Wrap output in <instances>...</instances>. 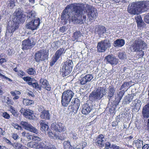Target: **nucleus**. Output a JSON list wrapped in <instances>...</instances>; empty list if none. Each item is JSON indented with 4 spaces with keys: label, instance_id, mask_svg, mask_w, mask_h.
<instances>
[{
    "label": "nucleus",
    "instance_id": "obj_49",
    "mask_svg": "<svg viewBox=\"0 0 149 149\" xmlns=\"http://www.w3.org/2000/svg\"><path fill=\"white\" fill-rule=\"evenodd\" d=\"M63 148L65 149H69L72 146L70 142L69 141H64L63 143Z\"/></svg>",
    "mask_w": 149,
    "mask_h": 149
},
{
    "label": "nucleus",
    "instance_id": "obj_36",
    "mask_svg": "<svg viewBox=\"0 0 149 149\" xmlns=\"http://www.w3.org/2000/svg\"><path fill=\"white\" fill-rule=\"evenodd\" d=\"M142 10L144 9L147 10L149 7V1H139Z\"/></svg>",
    "mask_w": 149,
    "mask_h": 149
},
{
    "label": "nucleus",
    "instance_id": "obj_34",
    "mask_svg": "<svg viewBox=\"0 0 149 149\" xmlns=\"http://www.w3.org/2000/svg\"><path fill=\"white\" fill-rule=\"evenodd\" d=\"M48 136L51 139H54L61 140V137L55 133H53L51 131H49L48 133Z\"/></svg>",
    "mask_w": 149,
    "mask_h": 149
},
{
    "label": "nucleus",
    "instance_id": "obj_62",
    "mask_svg": "<svg viewBox=\"0 0 149 149\" xmlns=\"http://www.w3.org/2000/svg\"><path fill=\"white\" fill-rule=\"evenodd\" d=\"M3 139L7 143L10 145L12 144V143L10 141L9 139H7L6 138L3 137Z\"/></svg>",
    "mask_w": 149,
    "mask_h": 149
},
{
    "label": "nucleus",
    "instance_id": "obj_46",
    "mask_svg": "<svg viewBox=\"0 0 149 149\" xmlns=\"http://www.w3.org/2000/svg\"><path fill=\"white\" fill-rule=\"evenodd\" d=\"M7 4L8 6L10 9L13 8L15 5L14 0H9Z\"/></svg>",
    "mask_w": 149,
    "mask_h": 149
},
{
    "label": "nucleus",
    "instance_id": "obj_32",
    "mask_svg": "<svg viewBox=\"0 0 149 149\" xmlns=\"http://www.w3.org/2000/svg\"><path fill=\"white\" fill-rule=\"evenodd\" d=\"M41 118L44 119L46 120H49L50 118V115L49 113V111L44 110L41 112L40 115Z\"/></svg>",
    "mask_w": 149,
    "mask_h": 149
},
{
    "label": "nucleus",
    "instance_id": "obj_2",
    "mask_svg": "<svg viewBox=\"0 0 149 149\" xmlns=\"http://www.w3.org/2000/svg\"><path fill=\"white\" fill-rule=\"evenodd\" d=\"M23 11L20 8L16 9L13 13L14 17L13 21L9 22L7 26V31L12 33L19 27V24L20 23L24 22L25 20V15H24Z\"/></svg>",
    "mask_w": 149,
    "mask_h": 149
},
{
    "label": "nucleus",
    "instance_id": "obj_61",
    "mask_svg": "<svg viewBox=\"0 0 149 149\" xmlns=\"http://www.w3.org/2000/svg\"><path fill=\"white\" fill-rule=\"evenodd\" d=\"M65 26H63L60 27L59 31L63 33L65 31Z\"/></svg>",
    "mask_w": 149,
    "mask_h": 149
},
{
    "label": "nucleus",
    "instance_id": "obj_28",
    "mask_svg": "<svg viewBox=\"0 0 149 149\" xmlns=\"http://www.w3.org/2000/svg\"><path fill=\"white\" fill-rule=\"evenodd\" d=\"M96 31L99 34H102L106 32L107 30L105 27L102 25H98L96 27Z\"/></svg>",
    "mask_w": 149,
    "mask_h": 149
},
{
    "label": "nucleus",
    "instance_id": "obj_18",
    "mask_svg": "<svg viewBox=\"0 0 149 149\" xmlns=\"http://www.w3.org/2000/svg\"><path fill=\"white\" fill-rule=\"evenodd\" d=\"M19 112L26 118L30 120L33 118V111L29 109H24L22 108L20 109Z\"/></svg>",
    "mask_w": 149,
    "mask_h": 149
},
{
    "label": "nucleus",
    "instance_id": "obj_16",
    "mask_svg": "<svg viewBox=\"0 0 149 149\" xmlns=\"http://www.w3.org/2000/svg\"><path fill=\"white\" fill-rule=\"evenodd\" d=\"M20 125L25 129L29 131L37 134L38 131L36 128L33 127L31 125L29 124L28 123L23 121H22L20 123Z\"/></svg>",
    "mask_w": 149,
    "mask_h": 149
},
{
    "label": "nucleus",
    "instance_id": "obj_63",
    "mask_svg": "<svg viewBox=\"0 0 149 149\" xmlns=\"http://www.w3.org/2000/svg\"><path fill=\"white\" fill-rule=\"evenodd\" d=\"M118 124V122L117 121H114L112 123V127H116Z\"/></svg>",
    "mask_w": 149,
    "mask_h": 149
},
{
    "label": "nucleus",
    "instance_id": "obj_30",
    "mask_svg": "<svg viewBox=\"0 0 149 149\" xmlns=\"http://www.w3.org/2000/svg\"><path fill=\"white\" fill-rule=\"evenodd\" d=\"M125 44V40L123 39H118L115 40L113 43L115 47H120L123 46Z\"/></svg>",
    "mask_w": 149,
    "mask_h": 149
},
{
    "label": "nucleus",
    "instance_id": "obj_6",
    "mask_svg": "<svg viewBox=\"0 0 149 149\" xmlns=\"http://www.w3.org/2000/svg\"><path fill=\"white\" fill-rule=\"evenodd\" d=\"M127 11L132 15H138L142 11L139 2H134L129 4L127 8Z\"/></svg>",
    "mask_w": 149,
    "mask_h": 149
},
{
    "label": "nucleus",
    "instance_id": "obj_23",
    "mask_svg": "<svg viewBox=\"0 0 149 149\" xmlns=\"http://www.w3.org/2000/svg\"><path fill=\"white\" fill-rule=\"evenodd\" d=\"M40 83L42 87L47 91H49L51 89V88L49 83L47 79L44 78H41L40 80Z\"/></svg>",
    "mask_w": 149,
    "mask_h": 149
},
{
    "label": "nucleus",
    "instance_id": "obj_22",
    "mask_svg": "<svg viewBox=\"0 0 149 149\" xmlns=\"http://www.w3.org/2000/svg\"><path fill=\"white\" fill-rule=\"evenodd\" d=\"M104 135L103 134H100L96 138L95 142L96 145L101 147L104 146L105 144L104 140Z\"/></svg>",
    "mask_w": 149,
    "mask_h": 149
},
{
    "label": "nucleus",
    "instance_id": "obj_14",
    "mask_svg": "<svg viewBox=\"0 0 149 149\" xmlns=\"http://www.w3.org/2000/svg\"><path fill=\"white\" fill-rule=\"evenodd\" d=\"M36 42H31L29 38L25 39L22 42V49L23 51L31 49L35 45Z\"/></svg>",
    "mask_w": 149,
    "mask_h": 149
},
{
    "label": "nucleus",
    "instance_id": "obj_21",
    "mask_svg": "<svg viewBox=\"0 0 149 149\" xmlns=\"http://www.w3.org/2000/svg\"><path fill=\"white\" fill-rule=\"evenodd\" d=\"M105 60L107 63H109L111 65H116L118 63V59L113 54H109L106 56L105 58Z\"/></svg>",
    "mask_w": 149,
    "mask_h": 149
},
{
    "label": "nucleus",
    "instance_id": "obj_41",
    "mask_svg": "<svg viewBox=\"0 0 149 149\" xmlns=\"http://www.w3.org/2000/svg\"><path fill=\"white\" fill-rule=\"evenodd\" d=\"M81 33L79 31H76L73 33V38L74 40H78L79 38L81 37Z\"/></svg>",
    "mask_w": 149,
    "mask_h": 149
},
{
    "label": "nucleus",
    "instance_id": "obj_12",
    "mask_svg": "<svg viewBox=\"0 0 149 149\" xmlns=\"http://www.w3.org/2000/svg\"><path fill=\"white\" fill-rule=\"evenodd\" d=\"M65 52L66 50L65 48L63 47L57 50L52 58V60L50 62L49 65L51 66H53L60 57L63 55Z\"/></svg>",
    "mask_w": 149,
    "mask_h": 149
},
{
    "label": "nucleus",
    "instance_id": "obj_48",
    "mask_svg": "<svg viewBox=\"0 0 149 149\" xmlns=\"http://www.w3.org/2000/svg\"><path fill=\"white\" fill-rule=\"evenodd\" d=\"M26 72L29 75H33L36 74V71L33 68H31L27 70Z\"/></svg>",
    "mask_w": 149,
    "mask_h": 149
},
{
    "label": "nucleus",
    "instance_id": "obj_44",
    "mask_svg": "<svg viewBox=\"0 0 149 149\" xmlns=\"http://www.w3.org/2000/svg\"><path fill=\"white\" fill-rule=\"evenodd\" d=\"M130 95L128 96H126L125 101L126 104L129 103L132 101L134 97V95Z\"/></svg>",
    "mask_w": 149,
    "mask_h": 149
},
{
    "label": "nucleus",
    "instance_id": "obj_52",
    "mask_svg": "<svg viewBox=\"0 0 149 149\" xmlns=\"http://www.w3.org/2000/svg\"><path fill=\"white\" fill-rule=\"evenodd\" d=\"M2 116L5 118L9 119L10 118L9 114L7 112H5L3 113Z\"/></svg>",
    "mask_w": 149,
    "mask_h": 149
},
{
    "label": "nucleus",
    "instance_id": "obj_11",
    "mask_svg": "<svg viewBox=\"0 0 149 149\" xmlns=\"http://www.w3.org/2000/svg\"><path fill=\"white\" fill-rule=\"evenodd\" d=\"M72 61L70 59L64 62L61 71V74L63 77L69 75L71 73L72 68Z\"/></svg>",
    "mask_w": 149,
    "mask_h": 149
},
{
    "label": "nucleus",
    "instance_id": "obj_53",
    "mask_svg": "<svg viewBox=\"0 0 149 149\" xmlns=\"http://www.w3.org/2000/svg\"><path fill=\"white\" fill-rule=\"evenodd\" d=\"M144 20L146 23L149 24V13L145 16Z\"/></svg>",
    "mask_w": 149,
    "mask_h": 149
},
{
    "label": "nucleus",
    "instance_id": "obj_58",
    "mask_svg": "<svg viewBox=\"0 0 149 149\" xmlns=\"http://www.w3.org/2000/svg\"><path fill=\"white\" fill-rule=\"evenodd\" d=\"M0 76L3 77L4 79H6V80H8L10 82H11L12 81V80L11 79L5 76L1 73H0Z\"/></svg>",
    "mask_w": 149,
    "mask_h": 149
},
{
    "label": "nucleus",
    "instance_id": "obj_26",
    "mask_svg": "<svg viewBox=\"0 0 149 149\" xmlns=\"http://www.w3.org/2000/svg\"><path fill=\"white\" fill-rule=\"evenodd\" d=\"M8 111L12 114L14 117H18L20 116V114L17 110L12 106H10L8 107Z\"/></svg>",
    "mask_w": 149,
    "mask_h": 149
},
{
    "label": "nucleus",
    "instance_id": "obj_47",
    "mask_svg": "<svg viewBox=\"0 0 149 149\" xmlns=\"http://www.w3.org/2000/svg\"><path fill=\"white\" fill-rule=\"evenodd\" d=\"M6 103L9 106L13 105L14 104V102L13 100L9 97H7L6 99Z\"/></svg>",
    "mask_w": 149,
    "mask_h": 149
},
{
    "label": "nucleus",
    "instance_id": "obj_39",
    "mask_svg": "<svg viewBox=\"0 0 149 149\" xmlns=\"http://www.w3.org/2000/svg\"><path fill=\"white\" fill-rule=\"evenodd\" d=\"M143 141L141 139H138L135 140L134 143L135 146L137 148H140L142 147L143 145Z\"/></svg>",
    "mask_w": 149,
    "mask_h": 149
},
{
    "label": "nucleus",
    "instance_id": "obj_54",
    "mask_svg": "<svg viewBox=\"0 0 149 149\" xmlns=\"http://www.w3.org/2000/svg\"><path fill=\"white\" fill-rule=\"evenodd\" d=\"M125 56V54L123 52H119L118 53V57L121 59H123L124 58Z\"/></svg>",
    "mask_w": 149,
    "mask_h": 149
},
{
    "label": "nucleus",
    "instance_id": "obj_50",
    "mask_svg": "<svg viewBox=\"0 0 149 149\" xmlns=\"http://www.w3.org/2000/svg\"><path fill=\"white\" fill-rule=\"evenodd\" d=\"M70 136L74 140H76L78 138L77 136V134L75 132H71L70 133Z\"/></svg>",
    "mask_w": 149,
    "mask_h": 149
},
{
    "label": "nucleus",
    "instance_id": "obj_31",
    "mask_svg": "<svg viewBox=\"0 0 149 149\" xmlns=\"http://www.w3.org/2000/svg\"><path fill=\"white\" fill-rule=\"evenodd\" d=\"M115 91V88L113 85H111L109 86L108 88V96L109 100L111 99V98L113 95Z\"/></svg>",
    "mask_w": 149,
    "mask_h": 149
},
{
    "label": "nucleus",
    "instance_id": "obj_7",
    "mask_svg": "<svg viewBox=\"0 0 149 149\" xmlns=\"http://www.w3.org/2000/svg\"><path fill=\"white\" fill-rule=\"evenodd\" d=\"M106 89L104 87H99L95 90L92 91L90 96L94 100H100L104 95L106 94Z\"/></svg>",
    "mask_w": 149,
    "mask_h": 149
},
{
    "label": "nucleus",
    "instance_id": "obj_4",
    "mask_svg": "<svg viewBox=\"0 0 149 149\" xmlns=\"http://www.w3.org/2000/svg\"><path fill=\"white\" fill-rule=\"evenodd\" d=\"M74 93L70 90H67L63 92L61 96V103L64 107H66L69 104L73 96Z\"/></svg>",
    "mask_w": 149,
    "mask_h": 149
},
{
    "label": "nucleus",
    "instance_id": "obj_59",
    "mask_svg": "<svg viewBox=\"0 0 149 149\" xmlns=\"http://www.w3.org/2000/svg\"><path fill=\"white\" fill-rule=\"evenodd\" d=\"M111 145L110 143L109 142H107L105 144V149H109V148H111ZM104 149H105V148Z\"/></svg>",
    "mask_w": 149,
    "mask_h": 149
},
{
    "label": "nucleus",
    "instance_id": "obj_37",
    "mask_svg": "<svg viewBox=\"0 0 149 149\" xmlns=\"http://www.w3.org/2000/svg\"><path fill=\"white\" fill-rule=\"evenodd\" d=\"M125 93L123 90L120 91L118 93L117 97L116 98L115 101H116L117 104H118L124 95Z\"/></svg>",
    "mask_w": 149,
    "mask_h": 149
},
{
    "label": "nucleus",
    "instance_id": "obj_40",
    "mask_svg": "<svg viewBox=\"0 0 149 149\" xmlns=\"http://www.w3.org/2000/svg\"><path fill=\"white\" fill-rule=\"evenodd\" d=\"M132 83V81L129 82H125L121 85L120 89V90H122L124 88L127 87H130L131 86L130 84Z\"/></svg>",
    "mask_w": 149,
    "mask_h": 149
},
{
    "label": "nucleus",
    "instance_id": "obj_64",
    "mask_svg": "<svg viewBox=\"0 0 149 149\" xmlns=\"http://www.w3.org/2000/svg\"><path fill=\"white\" fill-rule=\"evenodd\" d=\"M149 147V144H146L142 147V149H148Z\"/></svg>",
    "mask_w": 149,
    "mask_h": 149
},
{
    "label": "nucleus",
    "instance_id": "obj_24",
    "mask_svg": "<svg viewBox=\"0 0 149 149\" xmlns=\"http://www.w3.org/2000/svg\"><path fill=\"white\" fill-rule=\"evenodd\" d=\"M82 107L81 112L84 115H86L89 113L92 109L91 105H90L87 103L84 104Z\"/></svg>",
    "mask_w": 149,
    "mask_h": 149
},
{
    "label": "nucleus",
    "instance_id": "obj_9",
    "mask_svg": "<svg viewBox=\"0 0 149 149\" xmlns=\"http://www.w3.org/2000/svg\"><path fill=\"white\" fill-rule=\"evenodd\" d=\"M49 52L46 49H40L35 52L34 55L35 61L37 62L44 61L48 58Z\"/></svg>",
    "mask_w": 149,
    "mask_h": 149
},
{
    "label": "nucleus",
    "instance_id": "obj_17",
    "mask_svg": "<svg viewBox=\"0 0 149 149\" xmlns=\"http://www.w3.org/2000/svg\"><path fill=\"white\" fill-rule=\"evenodd\" d=\"M110 44L108 42H105L104 41L99 42L97 47V51L100 52H105L107 48L110 46Z\"/></svg>",
    "mask_w": 149,
    "mask_h": 149
},
{
    "label": "nucleus",
    "instance_id": "obj_19",
    "mask_svg": "<svg viewBox=\"0 0 149 149\" xmlns=\"http://www.w3.org/2000/svg\"><path fill=\"white\" fill-rule=\"evenodd\" d=\"M93 77L91 74L86 75L84 77L81 78L77 82L75 83V84L80 86L85 84L87 82L90 81L93 79Z\"/></svg>",
    "mask_w": 149,
    "mask_h": 149
},
{
    "label": "nucleus",
    "instance_id": "obj_1",
    "mask_svg": "<svg viewBox=\"0 0 149 149\" xmlns=\"http://www.w3.org/2000/svg\"><path fill=\"white\" fill-rule=\"evenodd\" d=\"M85 5L84 4L74 3L68 5L63 10L61 18L65 22L68 20L69 22L83 24L86 19V15L83 14Z\"/></svg>",
    "mask_w": 149,
    "mask_h": 149
},
{
    "label": "nucleus",
    "instance_id": "obj_33",
    "mask_svg": "<svg viewBox=\"0 0 149 149\" xmlns=\"http://www.w3.org/2000/svg\"><path fill=\"white\" fill-rule=\"evenodd\" d=\"M87 146V143L85 141H82L77 145L75 147L71 146L69 149H83Z\"/></svg>",
    "mask_w": 149,
    "mask_h": 149
},
{
    "label": "nucleus",
    "instance_id": "obj_20",
    "mask_svg": "<svg viewBox=\"0 0 149 149\" xmlns=\"http://www.w3.org/2000/svg\"><path fill=\"white\" fill-rule=\"evenodd\" d=\"M72 103L71 108L72 111V112L76 113H77L80 106V100L77 98H75L72 100Z\"/></svg>",
    "mask_w": 149,
    "mask_h": 149
},
{
    "label": "nucleus",
    "instance_id": "obj_8",
    "mask_svg": "<svg viewBox=\"0 0 149 149\" xmlns=\"http://www.w3.org/2000/svg\"><path fill=\"white\" fill-rule=\"evenodd\" d=\"M35 14L31 13L29 16L31 19V21L26 24V26L28 29L32 30H36L40 24V20L39 18L35 19Z\"/></svg>",
    "mask_w": 149,
    "mask_h": 149
},
{
    "label": "nucleus",
    "instance_id": "obj_43",
    "mask_svg": "<svg viewBox=\"0 0 149 149\" xmlns=\"http://www.w3.org/2000/svg\"><path fill=\"white\" fill-rule=\"evenodd\" d=\"M7 61L6 56L5 54H1L0 55V64H2Z\"/></svg>",
    "mask_w": 149,
    "mask_h": 149
},
{
    "label": "nucleus",
    "instance_id": "obj_25",
    "mask_svg": "<svg viewBox=\"0 0 149 149\" xmlns=\"http://www.w3.org/2000/svg\"><path fill=\"white\" fill-rule=\"evenodd\" d=\"M142 113L144 118H147L149 117V103L143 107Z\"/></svg>",
    "mask_w": 149,
    "mask_h": 149
},
{
    "label": "nucleus",
    "instance_id": "obj_57",
    "mask_svg": "<svg viewBox=\"0 0 149 149\" xmlns=\"http://www.w3.org/2000/svg\"><path fill=\"white\" fill-rule=\"evenodd\" d=\"M60 42L59 41H56L54 42V47L56 48H58L60 47Z\"/></svg>",
    "mask_w": 149,
    "mask_h": 149
},
{
    "label": "nucleus",
    "instance_id": "obj_15",
    "mask_svg": "<svg viewBox=\"0 0 149 149\" xmlns=\"http://www.w3.org/2000/svg\"><path fill=\"white\" fill-rule=\"evenodd\" d=\"M51 128L52 130L60 133L64 132L66 130V127L64 124L60 122L52 123L51 125Z\"/></svg>",
    "mask_w": 149,
    "mask_h": 149
},
{
    "label": "nucleus",
    "instance_id": "obj_60",
    "mask_svg": "<svg viewBox=\"0 0 149 149\" xmlns=\"http://www.w3.org/2000/svg\"><path fill=\"white\" fill-rule=\"evenodd\" d=\"M12 137L14 140H17L19 136L16 133H13Z\"/></svg>",
    "mask_w": 149,
    "mask_h": 149
},
{
    "label": "nucleus",
    "instance_id": "obj_5",
    "mask_svg": "<svg viewBox=\"0 0 149 149\" xmlns=\"http://www.w3.org/2000/svg\"><path fill=\"white\" fill-rule=\"evenodd\" d=\"M147 44L140 38H138L135 40L132 44L131 50L132 51L138 52L141 49H145L146 48Z\"/></svg>",
    "mask_w": 149,
    "mask_h": 149
},
{
    "label": "nucleus",
    "instance_id": "obj_51",
    "mask_svg": "<svg viewBox=\"0 0 149 149\" xmlns=\"http://www.w3.org/2000/svg\"><path fill=\"white\" fill-rule=\"evenodd\" d=\"M139 52L138 53V57L139 58H143V56L144 55V52L142 50H139L138 51Z\"/></svg>",
    "mask_w": 149,
    "mask_h": 149
},
{
    "label": "nucleus",
    "instance_id": "obj_3",
    "mask_svg": "<svg viewBox=\"0 0 149 149\" xmlns=\"http://www.w3.org/2000/svg\"><path fill=\"white\" fill-rule=\"evenodd\" d=\"M32 140L35 141L28 142L27 144L28 147L38 149H56L54 146L52 145H45L44 142H46L45 141L41 142V139L38 136H32Z\"/></svg>",
    "mask_w": 149,
    "mask_h": 149
},
{
    "label": "nucleus",
    "instance_id": "obj_13",
    "mask_svg": "<svg viewBox=\"0 0 149 149\" xmlns=\"http://www.w3.org/2000/svg\"><path fill=\"white\" fill-rule=\"evenodd\" d=\"M23 79L24 81L27 82L29 85L33 88L39 91L41 90V86H39L36 80L29 77H24Z\"/></svg>",
    "mask_w": 149,
    "mask_h": 149
},
{
    "label": "nucleus",
    "instance_id": "obj_27",
    "mask_svg": "<svg viewBox=\"0 0 149 149\" xmlns=\"http://www.w3.org/2000/svg\"><path fill=\"white\" fill-rule=\"evenodd\" d=\"M135 19L138 27L141 28L145 26V24L143 22L140 15L135 17Z\"/></svg>",
    "mask_w": 149,
    "mask_h": 149
},
{
    "label": "nucleus",
    "instance_id": "obj_55",
    "mask_svg": "<svg viewBox=\"0 0 149 149\" xmlns=\"http://www.w3.org/2000/svg\"><path fill=\"white\" fill-rule=\"evenodd\" d=\"M13 126L14 127L18 130H22V127L19 125L18 124L15 123L13 124Z\"/></svg>",
    "mask_w": 149,
    "mask_h": 149
},
{
    "label": "nucleus",
    "instance_id": "obj_38",
    "mask_svg": "<svg viewBox=\"0 0 149 149\" xmlns=\"http://www.w3.org/2000/svg\"><path fill=\"white\" fill-rule=\"evenodd\" d=\"M10 93L12 96H14L13 98V99L14 100L19 99V96L18 95H20L21 94L20 92L16 90L14 91H10Z\"/></svg>",
    "mask_w": 149,
    "mask_h": 149
},
{
    "label": "nucleus",
    "instance_id": "obj_29",
    "mask_svg": "<svg viewBox=\"0 0 149 149\" xmlns=\"http://www.w3.org/2000/svg\"><path fill=\"white\" fill-rule=\"evenodd\" d=\"M40 130L42 132H45L46 130H47L49 127L46 123L45 120H41L40 122Z\"/></svg>",
    "mask_w": 149,
    "mask_h": 149
},
{
    "label": "nucleus",
    "instance_id": "obj_45",
    "mask_svg": "<svg viewBox=\"0 0 149 149\" xmlns=\"http://www.w3.org/2000/svg\"><path fill=\"white\" fill-rule=\"evenodd\" d=\"M15 147L16 149H28L27 147L23 146L21 144L18 143L15 144Z\"/></svg>",
    "mask_w": 149,
    "mask_h": 149
},
{
    "label": "nucleus",
    "instance_id": "obj_56",
    "mask_svg": "<svg viewBox=\"0 0 149 149\" xmlns=\"http://www.w3.org/2000/svg\"><path fill=\"white\" fill-rule=\"evenodd\" d=\"M17 74L19 76L22 77L25 75V73L23 71L20 70L18 72Z\"/></svg>",
    "mask_w": 149,
    "mask_h": 149
},
{
    "label": "nucleus",
    "instance_id": "obj_42",
    "mask_svg": "<svg viewBox=\"0 0 149 149\" xmlns=\"http://www.w3.org/2000/svg\"><path fill=\"white\" fill-rule=\"evenodd\" d=\"M23 103L24 105L29 106L33 104L34 103V101L33 100L24 99L23 100Z\"/></svg>",
    "mask_w": 149,
    "mask_h": 149
},
{
    "label": "nucleus",
    "instance_id": "obj_10",
    "mask_svg": "<svg viewBox=\"0 0 149 149\" xmlns=\"http://www.w3.org/2000/svg\"><path fill=\"white\" fill-rule=\"evenodd\" d=\"M86 12L89 21L92 22L94 20L97 15V10L93 6L87 4L86 6Z\"/></svg>",
    "mask_w": 149,
    "mask_h": 149
},
{
    "label": "nucleus",
    "instance_id": "obj_35",
    "mask_svg": "<svg viewBox=\"0 0 149 149\" xmlns=\"http://www.w3.org/2000/svg\"><path fill=\"white\" fill-rule=\"evenodd\" d=\"M139 100L137 99L133 101L132 103V105L131 106L132 109L139 110L140 109L141 105L140 103L139 102Z\"/></svg>",
    "mask_w": 149,
    "mask_h": 149
}]
</instances>
